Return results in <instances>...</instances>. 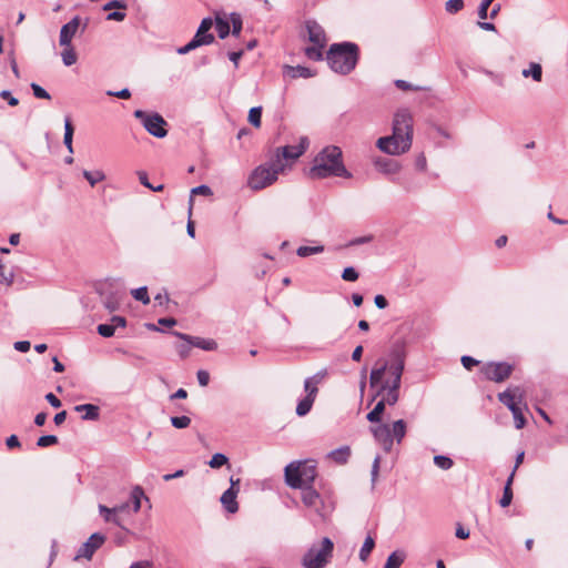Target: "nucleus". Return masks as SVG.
Masks as SVG:
<instances>
[{
    "instance_id": "nucleus-14",
    "label": "nucleus",
    "mask_w": 568,
    "mask_h": 568,
    "mask_svg": "<svg viewBox=\"0 0 568 568\" xmlns=\"http://www.w3.org/2000/svg\"><path fill=\"white\" fill-rule=\"evenodd\" d=\"M307 146H308V139L306 136H302V138H300L298 144L278 148L276 150V154H280L281 160L284 163V160L298 159L305 152Z\"/></svg>"
},
{
    "instance_id": "nucleus-19",
    "label": "nucleus",
    "mask_w": 568,
    "mask_h": 568,
    "mask_svg": "<svg viewBox=\"0 0 568 568\" xmlns=\"http://www.w3.org/2000/svg\"><path fill=\"white\" fill-rule=\"evenodd\" d=\"M306 30L308 34V40L313 44L325 45L326 44V36L323 28L316 21H307Z\"/></svg>"
},
{
    "instance_id": "nucleus-13",
    "label": "nucleus",
    "mask_w": 568,
    "mask_h": 568,
    "mask_svg": "<svg viewBox=\"0 0 568 568\" xmlns=\"http://www.w3.org/2000/svg\"><path fill=\"white\" fill-rule=\"evenodd\" d=\"M105 541V537L102 534L94 532L89 539L79 548L74 559L85 558L91 559L97 549H99Z\"/></svg>"
},
{
    "instance_id": "nucleus-62",
    "label": "nucleus",
    "mask_w": 568,
    "mask_h": 568,
    "mask_svg": "<svg viewBox=\"0 0 568 568\" xmlns=\"http://www.w3.org/2000/svg\"><path fill=\"white\" fill-rule=\"evenodd\" d=\"M45 399L50 403V405L54 408H59L62 404H61V400L53 394V393H48L45 395Z\"/></svg>"
},
{
    "instance_id": "nucleus-51",
    "label": "nucleus",
    "mask_w": 568,
    "mask_h": 568,
    "mask_svg": "<svg viewBox=\"0 0 568 568\" xmlns=\"http://www.w3.org/2000/svg\"><path fill=\"white\" fill-rule=\"evenodd\" d=\"M494 0H483L479 8H478V17L481 20L487 19L488 17V9Z\"/></svg>"
},
{
    "instance_id": "nucleus-3",
    "label": "nucleus",
    "mask_w": 568,
    "mask_h": 568,
    "mask_svg": "<svg viewBox=\"0 0 568 568\" xmlns=\"http://www.w3.org/2000/svg\"><path fill=\"white\" fill-rule=\"evenodd\" d=\"M342 150L335 145L324 148L314 159L310 170L313 179H326L339 176L349 179L352 174L345 168L342 160Z\"/></svg>"
},
{
    "instance_id": "nucleus-28",
    "label": "nucleus",
    "mask_w": 568,
    "mask_h": 568,
    "mask_svg": "<svg viewBox=\"0 0 568 568\" xmlns=\"http://www.w3.org/2000/svg\"><path fill=\"white\" fill-rule=\"evenodd\" d=\"M385 400H379L375 407L367 414L366 418L371 423H379L382 419V415L385 410Z\"/></svg>"
},
{
    "instance_id": "nucleus-4",
    "label": "nucleus",
    "mask_w": 568,
    "mask_h": 568,
    "mask_svg": "<svg viewBox=\"0 0 568 568\" xmlns=\"http://www.w3.org/2000/svg\"><path fill=\"white\" fill-rule=\"evenodd\" d=\"M326 60L334 72L348 74L358 62V47L353 42L334 43L327 51Z\"/></svg>"
},
{
    "instance_id": "nucleus-38",
    "label": "nucleus",
    "mask_w": 568,
    "mask_h": 568,
    "mask_svg": "<svg viewBox=\"0 0 568 568\" xmlns=\"http://www.w3.org/2000/svg\"><path fill=\"white\" fill-rule=\"evenodd\" d=\"M262 106H253L248 111V122L255 126H261Z\"/></svg>"
},
{
    "instance_id": "nucleus-58",
    "label": "nucleus",
    "mask_w": 568,
    "mask_h": 568,
    "mask_svg": "<svg viewBox=\"0 0 568 568\" xmlns=\"http://www.w3.org/2000/svg\"><path fill=\"white\" fill-rule=\"evenodd\" d=\"M395 85L403 91L419 90L418 87H414L412 83L405 80H396Z\"/></svg>"
},
{
    "instance_id": "nucleus-33",
    "label": "nucleus",
    "mask_w": 568,
    "mask_h": 568,
    "mask_svg": "<svg viewBox=\"0 0 568 568\" xmlns=\"http://www.w3.org/2000/svg\"><path fill=\"white\" fill-rule=\"evenodd\" d=\"M61 57L64 65L67 67L73 65L78 60V55L72 45L64 47Z\"/></svg>"
},
{
    "instance_id": "nucleus-55",
    "label": "nucleus",
    "mask_w": 568,
    "mask_h": 568,
    "mask_svg": "<svg viewBox=\"0 0 568 568\" xmlns=\"http://www.w3.org/2000/svg\"><path fill=\"white\" fill-rule=\"evenodd\" d=\"M212 26H213V20L211 18H204L201 21L197 30H200V33H210Z\"/></svg>"
},
{
    "instance_id": "nucleus-40",
    "label": "nucleus",
    "mask_w": 568,
    "mask_h": 568,
    "mask_svg": "<svg viewBox=\"0 0 568 568\" xmlns=\"http://www.w3.org/2000/svg\"><path fill=\"white\" fill-rule=\"evenodd\" d=\"M227 463H229V458H227L224 454H222V453H216V454H214V455L212 456V458L210 459V462H209V466H210L211 468L216 469V468H220V467H222V466L226 465Z\"/></svg>"
},
{
    "instance_id": "nucleus-46",
    "label": "nucleus",
    "mask_w": 568,
    "mask_h": 568,
    "mask_svg": "<svg viewBox=\"0 0 568 568\" xmlns=\"http://www.w3.org/2000/svg\"><path fill=\"white\" fill-rule=\"evenodd\" d=\"M358 272L352 266L345 267L342 273V278L347 282H355L358 280Z\"/></svg>"
},
{
    "instance_id": "nucleus-61",
    "label": "nucleus",
    "mask_w": 568,
    "mask_h": 568,
    "mask_svg": "<svg viewBox=\"0 0 568 568\" xmlns=\"http://www.w3.org/2000/svg\"><path fill=\"white\" fill-rule=\"evenodd\" d=\"M13 347L16 351L24 353L30 349L31 344L29 341H19L14 343Z\"/></svg>"
},
{
    "instance_id": "nucleus-59",
    "label": "nucleus",
    "mask_w": 568,
    "mask_h": 568,
    "mask_svg": "<svg viewBox=\"0 0 568 568\" xmlns=\"http://www.w3.org/2000/svg\"><path fill=\"white\" fill-rule=\"evenodd\" d=\"M379 463H381V456L377 455L374 458L373 466H372V483L374 484L377 479L378 471H379Z\"/></svg>"
},
{
    "instance_id": "nucleus-42",
    "label": "nucleus",
    "mask_w": 568,
    "mask_h": 568,
    "mask_svg": "<svg viewBox=\"0 0 568 568\" xmlns=\"http://www.w3.org/2000/svg\"><path fill=\"white\" fill-rule=\"evenodd\" d=\"M464 8V0H448L445 3V10L450 13L455 14L459 12Z\"/></svg>"
},
{
    "instance_id": "nucleus-6",
    "label": "nucleus",
    "mask_w": 568,
    "mask_h": 568,
    "mask_svg": "<svg viewBox=\"0 0 568 568\" xmlns=\"http://www.w3.org/2000/svg\"><path fill=\"white\" fill-rule=\"evenodd\" d=\"M285 483L288 487L297 489L312 486L317 471L314 460H296L290 463L284 469Z\"/></svg>"
},
{
    "instance_id": "nucleus-23",
    "label": "nucleus",
    "mask_w": 568,
    "mask_h": 568,
    "mask_svg": "<svg viewBox=\"0 0 568 568\" xmlns=\"http://www.w3.org/2000/svg\"><path fill=\"white\" fill-rule=\"evenodd\" d=\"M351 456V449L348 446L338 447L328 453L327 457L334 460L338 465H344L347 463Z\"/></svg>"
},
{
    "instance_id": "nucleus-29",
    "label": "nucleus",
    "mask_w": 568,
    "mask_h": 568,
    "mask_svg": "<svg viewBox=\"0 0 568 568\" xmlns=\"http://www.w3.org/2000/svg\"><path fill=\"white\" fill-rule=\"evenodd\" d=\"M288 75L292 78H311L314 75L313 71L306 67H287Z\"/></svg>"
},
{
    "instance_id": "nucleus-30",
    "label": "nucleus",
    "mask_w": 568,
    "mask_h": 568,
    "mask_svg": "<svg viewBox=\"0 0 568 568\" xmlns=\"http://www.w3.org/2000/svg\"><path fill=\"white\" fill-rule=\"evenodd\" d=\"M374 547H375V541H374L373 537L368 535L365 538V540L363 542V546H362V548L359 550V554H358L359 559L362 561H366L367 558L369 557L372 550L374 549Z\"/></svg>"
},
{
    "instance_id": "nucleus-36",
    "label": "nucleus",
    "mask_w": 568,
    "mask_h": 568,
    "mask_svg": "<svg viewBox=\"0 0 568 568\" xmlns=\"http://www.w3.org/2000/svg\"><path fill=\"white\" fill-rule=\"evenodd\" d=\"M324 47L325 45H318V44H313L312 47H307L304 50L305 55L308 59L314 60V61L322 60V58H323L322 50Z\"/></svg>"
},
{
    "instance_id": "nucleus-12",
    "label": "nucleus",
    "mask_w": 568,
    "mask_h": 568,
    "mask_svg": "<svg viewBox=\"0 0 568 568\" xmlns=\"http://www.w3.org/2000/svg\"><path fill=\"white\" fill-rule=\"evenodd\" d=\"M300 489L302 490L303 504L306 507L314 509L320 517L325 518L326 510L321 495L312 486L301 487Z\"/></svg>"
},
{
    "instance_id": "nucleus-60",
    "label": "nucleus",
    "mask_w": 568,
    "mask_h": 568,
    "mask_svg": "<svg viewBox=\"0 0 568 568\" xmlns=\"http://www.w3.org/2000/svg\"><path fill=\"white\" fill-rule=\"evenodd\" d=\"M125 12L123 11H113V12H110L108 16H106V20L108 21H123L125 19Z\"/></svg>"
},
{
    "instance_id": "nucleus-49",
    "label": "nucleus",
    "mask_w": 568,
    "mask_h": 568,
    "mask_svg": "<svg viewBox=\"0 0 568 568\" xmlns=\"http://www.w3.org/2000/svg\"><path fill=\"white\" fill-rule=\"evenodd\" d=\"M513 500V490H511V487H504V493H503V496L499 500V505L501 507H507L510 505Z\"/></svg>"
},
{
    "instance_id": "nucleus-35",
    "label": "nucleus",
    "mask_w": 568,
    "mask_h": 568,
    "mask_svg": "<svg viewBox=\"0 0 568 568\" xmlns=\"http://www.w3.org/2000/svg\"><path fill=\"white\" fill-rule=\"evenodd\" d=\"M215 27H216V31L219 33V37L221 39H225L230 32H231V29H230V22L227 20H224L222 18H216L215 19Z\"/></svg>"
},
{
    "instance_id": "nucleus-2",
    "label": "nucleus",
    "mask_w": 568,
    "mask_h": 568,
    "mask_svg": "<svg viewBox=\"0 0 568 568\" xmlns=\"http://www.w3.org/2000/svg\"><path fill=\"white\" fill-rule=\"evenodd\" d=\"M413 115L407 109H400L394 114L392 135L377 140V148L389 155H400L408 152L413 143Z\"/></svg>"
},
{
    "instance_id": "nucleus-43",
    "label": "nucleus",
    "mask_w": 568,
    "mask_h": 568,
    "mask_svg": "<svg viewBox=\"0 0 568 568\" xmlns=\"http://www.w3.org/2000/svg\"><path fill=\"white\" fill-rule=\"evenodd\" d=\"M171 424L173 427L179 428V429L186 428L191 424V418L187 416H184V415L183 416H174V417H171Z\"/></svg>"
},
{
    "instance_id": "nucleus-54",
    "label": "nucleus",
    "mask_w": 568,
    "mask_h": 568,
    "mask_svg": "<svg viewBox=\"0 0 568 568\" xmlns=\"http://www.w3.org/2000/svg\"><path fill=\"white\" fill-rule=\"evenodd\" d=\"M196 377H197V382L201 386H207L209 382H210V374L209 372L204 371V369H200L197 371L196 373Z\"/></svg>"
},
{
    "instance_id": "nucleus-22",
    "label": "nucleus",
    "mask_w": 568,
    "mask_h": 568,
    "mask_svg": "<svg viewBox=\"0 0 568 568\" xmlns=\"http://www.w3.org/2000/svg\"><path fill=\"white\" fill-rule=\"evenodd\" d=\"M326 376V371H322L316 373L314 376L308 377L304 382V389L307 393V395L311 396V392L314 390V397H316L318 388L317 385L323 381V378Z\"/></svg>"
},
{
    "instance_id": "nucleus-44",
    "label": "nucleus",
    "mask_w": 568,
    "mask_h": 568,
    "mask_svg": "<svg viewBox=\"0 0 568 568\" xmlns=\"http://www.w3.org/2000/svg\"><path fill=\"white\" fill-rule=\"evenodd\" d=\"M510 412H511L514 420H515V427L517 429L524 428V426L526 425V419L523 415L521 408L517 407Z\"/></svg>"
},
{
    "instance_id": "nucleus-47",
    "label": "nucleus",
    "mask_w": 568,
    "mask_h": 568,
    "mask_svg": "<svg viewBox=\"0 0 568 568\" xmlns=\"http://www.w3.org/2000/svg\"><path fill=\"white\" fill-rule=\"evenodd\" d=\"M112 9L125 10L126 3L122 0H111L103 6L104 11H110Z\"/></svg>"
},
{
    "instance_id": "nucleus-48",
    "label": "nucleus",
    "mask_w": 568,
    "mask_h": 568,
    "mask_svg": "<svg viewBox=\"0 0 568 568\" xmlns=\"http://www.w3.org/2000/svg\"><path fill=\"white\" fill-rule=\"evenodd\" d=\"M31 89L36 98L45 100L51 99L50 94L39 84L31 83Z\"/></svg>"
},
{
    "instance_id": "nucleus-31",
    "label": "nucleus",
    "mask_w": 568,
    "mask_h": 568,
    "mask_svg": "<svg viewBox=\"0 0 568 568\" xmlns=\"http://www.w3.org/2000/svg\"><path fill=\"white\" fill-rule=\"evenodd\" d=\"M523 77H531L536 82H540L542 78V69L539 63H530L529 69L523 70Z\"/></svg>"
},
{
    "instance_id": "nucleus-16",
    "label": "nucleus",
    "mask_w": 568,
    "mask_h": 568,
    "mask_svg": "<svg viewBox=\"0 0 568 568\" xmlns=\"http://www.w3.org/2000/svg\"><path fill=\"white\" fill-rule=\"evenodd\" d=\"M213 41L214 36L212 33H200V30H197L195 36L189 43L178 49V53L186 54L201 45L211 44Z\"/></svg>"
},
{
    "instance_id": "nucleus-32",
    "label": "nucleus",
    "mask_w": 568,
    "mask_h": 568,
    "mask_svg": "<svg viewBox=\"0 0 568 568\" xmlns=\"http://www.w3.org/2000/svg\"><path fill=\"white\" fill-rule=\"evenodd\" d=\"M84 179L90 183L91 186H94L97 183L103 181L105 179V174L101 170L95 171H83Z\"/></svg>"
},
{
    "instance_id": "nucleus-1",
    "label": "nucleus",
    "mask_w": 568,
    "mask_h": 568,
    "mask_svg": "<svg viewBox=\"0 0 568 568\" xmlns=\"http://www.w3.org/2000/svg\"><path fill=\"white\" fill-rule=\"evenodd\" d=\"M390 363L378 362L369 375L372 387H378L376 396L386 393L382 398L385 404L394 406L399 399V387L405 368L404 346H396L390 353Z\"/></svg>"
},
{
    "instance_id": "nucleus-57",
    "label": "nucleus",
    "mask_w": 568,
    "mask_h": 568,
    "mask_svg": "<svg viewBox=\"0 0 568 568\" xmlns=\"http://www.w3.org/2000/svg\"><path fill=\"white\" fill-rule=\"evenodd\" d=\"M191 194H200V195H205V196H209L212 194V191L211 189L207 186V185H199V186H195L192 189L191 191Z\"/></svg>"
},
{
    "instance_id": "nucleus-52",
    "label": "nucleus",
    "mask_w": 568,
    "mask_h": 568,
    "mask_svg": "<svg viewBox=\"0 0 568 568\" xmlns=\"http://www.w3.org/2000/svg\"><path fill=\"white\" fill-rule=\"evenodd\" d=\"M106 94L109 97H115V98H119V99H129L131 97V92L129 89L124 88L120 91H106Z\"/></svg>"
},
{
    "instance_id": "nucleus-34",
    "label": "nucleus",
    "mask_w": 568,
    "mask_h": 568,
    "mask_svg": "<svg viewBox=\"0 0 568 568\" xmlns=\"http://www.w3.org/2000/svg\"><path fill=\"white\" fill-rule=\"evenodd\" d=\"M324 252V246L323 245H315V246H300L297 250H296V254L300 256V257H307L310 255H313V254H320V253H323Z\"/></svg>"
},
{
    "instance_id": "nucleus-50",
    "label": "nucleus",
    "mask_w": 568,
    "mask_h": 568,
    "mask_svg": "<svg viewBox=\"0 0 568 568\" xmlns=\"http://www.w3.org/2000/svg\"><path fill=\"white\" fill-rule=\"evenodd\" d=\"M114 326L110 324H100L98 326V333L103 337H111L114 335Z\"/></svg>"
},
{
    "instance_id": "nucleus-17",
    "label": "nucleus",
    "mask_w": 568,
    "mask_h": 568,
    "mask_svg": "<svg viewBox=\"0 0 568 568\" xmlns=\"http://www.w3.org/2000/svg\"><path fill=\"white\" fill-rule=\"evenodd\" d=\"M80 26V18L77 16L71 19L68 23L63 24L60 30L59 43L62 47L72 45L71 41L77 33Z\"/></svg>"
},
{
    "instance_id": "nucleus-8",
    "label": "nucleus",
    "mask_w": 568,
    "mask_h": 568,
    "mask_svg": "<svg viewBox=\"0 0 568 568\" xmlns=\"http://www.w3.org/2000/svg\"><path fill=\"white\" fill-rule=\"evenodd\" d=\"M374 438L383 446L385 452H390L394 440L402 443L406 435L407 425L404 419L395 420L393 424H381L371 428Z\"/></svg>"
},
{
    "instance_id": "nucleus-10",
    "label": "nucleus",
    "mask_w": 568,
    "mask_h": 568,
    "mask_svg": "<svg viewBox=\"0 0 568 568\" xmlns=\"http://www.w3.org/2000/svg\"><path fill=\"white\" fill-rule=\"evenodd\" d=\"M134 116L142 122L143 128L155 138H164L168 134L166 121L159 113H146L142 110L134 111Z\"/></svg>"
},
{
    "instance_id": "nucleus-41",
    "label": "nucleus",
    "mask_w": 568,
    "mask_h": 568,
    "mask_svg": "<svg viewBox=\"0 0 568 568\" xmlns=\"http://www.w3.org/2000/svg\"><path fill=\"white\" fill-rule=\"evenodd\" d=\"M131 294H132V296H133L136 301L142 302L144 305H146V304H149V303H150V297H149V294H148V288H146V286H142V287H139V288L132 290Z\"/></svg>"
},
{
    "instance_id": "nucleus-53",
    "label": "nucleus",
    "mask_w": 568,
    "mask_h": 568,
    "mask_svg": "<svg viewBox=\"0 0 568 568\" xmlns=\"http://www.w3.org/2000/svg\"><path fill=\"white\" fill-rule=\"evenodd\" d=\"M460 361H462L463 366L468 371H470L474 366L479 364V361L475 359L471 356H467V355H464Z\"/></svg>"
},
{
    "instance_id": "nucleus-18",
    "label": "nucleus",
    "mask_w": 568,
    "mask_h": 568,
    "mask_svg": "<svg viewBox=\"0 0 568 568\" xmlns=\"http://www.w3.org/2000/svg\"><path fill=\"white\" fill-rule=\"evenodd\" d=\"M174 335L185 341L191 346L199 347L204 351H215L217 348V343L212 338L193 337L179 332H174Z\"/></svg>"
},
{
    "instance_id": "nucleus-11",
    "label": "nucleus",
    "mask_w": 568,
    "mask_h": 568,
    "mask_svg": "<svg viewBox=\"0 0 568 568\" xmlns=\"http://www.w3.org/2000/svg\"><path fill=\"white\" fill-rule=\"evenodd\" d=\"M513 372V366L505 362H490L481 367V373L488 381L496 383L504 382L507 379Z\"/></svg>"
},
{
    "instance_id": "nucleus-64",
    "label": "nucleus",
    "mask_w": 568,
    "mask_h": 568,
    "mask_svg": "<svg viewBox=\"0 0 568 568\" xmlns=\"http://www.w3.org/2000/svg\"><path fill=\"white\" fill-rule=\"evenodd\" d=\"M129 568H153V564L149 560H140L133 562Z\"/></svg>"
},
{
    "instance_id": "nucleus-21",
    "label": "nucleus",
    "mask_w": 568,
    "mask_h": 568,
    "mask_svg": "<svg viewBox=\"0 0 568 568\" xmlns=\"http://www.w3.org/2000/svg\"><path fill=\"white\" fill-rule=\"evenodd\" d=\"M374 164L376 169L384 174H396L402 169L397 161L387 158H378L375 160Z\"/></svg>"
},
{
    "instance_id": "nucleus-39",
    "label": "nucleus",
    "mask_w": 568,
    "mask_h": 568,
    "mask_svg": "<svg viewBox=\"0 0 568 568\" xmlns=\"http://www.w3.org/2000/svg\"><path fill=\"white\" fill-rule=\"evenodd\" d=\"M434 464L440 468V469H444V470H448L453 467L454 465V462L452 458L447 457V456H444V455H436L434 457Z\"/></svg>"
},
{
    "instance_id": "nucleus-45",
    "label": "nucleus",
    "mask_w": 568,
    "mask_h": 568,
    "mask_svg": "<svg viewBox=\"0 0 568 568\" xmlns=\"http://www.w3.org/2000/svg\"><path fill=\"white\" fill-rule=\"evenodd\" d=\"M57 443H58V437L54 435H43V436L39 437L37 440V445L42 448L49 447L51 445H55Z\"/></svg>"
},
{
    "instance_id": "nucleus-7",
    "label": "nucleus",
    "mask_w": 568,
    "mask_h": 568,
    "mask_svg": "<svg viewBox=\"0 0 568 568\" xmlns=\"http://www.w3.org/2000/svg\"><path fill=\"white\" fill-rule=\"evenodd\" d=\"M285 169L280 154H275L270 163L261 164L253 170L247 180L251 190L260 191L272 185L278 178V174Z\"/></svg>"
},
{
    "instance_id": "nucleus-25",
    "label": "nucleus",
    "mask_w": 568,
    "mask_h": 568,
    "mask_svg": "<svg viewBox=\"0 0 568 568\" xmlns=\"http://www.w3.org/2000/svg\"><path fill=\"white\" fill-rule=\"evenodd\" d=\"M315 397H314V390L311 392V396L306 395L303 399H301L296 406V414L298 416H305L310 413L312 409V406L314 404Z\"/></svg>"
},
{
    "instance_id": "nucleus-27",
    "label": "nucleus",
    "mask_w": 568,
    "mask_h": 568,
    "mask_svg": "<svg viewBox=\"0 0 568 568\" xmlns=\"http://www.w3.org/2000/svg\"><path fill=\"white\" fill-rule=\"evenodd\" d=\"M73 133H74V129H73V125L71 123V120H70V118H65V120H64V138H63V143H64V145L67 146V149L69 150L70 153H73V146H72Z\"/></svg>"
},
{
    "instance_id": "nucleus-26",
    "label": "nucleus",
    "mask_w": 568,
    "mask_h": 568,
    "mask_svg": "<svg viewBox=\"0 0 568 568\" xmlns=\"http://www.w3.org/2000/svg\"><path fill=\"white\" fill-rule=\"evenodd\" d=\"M405 558H406V555L404 551H402V550L393 551L387 557L384 568H399L403 565Z\"/></svg>"
},
{
    "instance_id": "nucleus-5",
    "label": "nucleus",
    "mask_w": 568,
    "mask_h": 568,
    "mask_svg": "<svg viewBox=\"0 0 568 568\" xmlns=\"http://www.w3.org/2000/svg\"><path fill=\"white\" fill-rule=\"evenodd\" d=\"M144 496L143 490L140 487H135L131 493L132 505L126 501L122 503L113 508H109L104 505H99L100 515L106 523H113L122 529H125L126 517L136 514L141 509V498Z\"/></svg>"
},
{
    "instance_id": "nucleus-37",
    "label": "nucleus",
    "mask_w": 568,
    "mask_h": 568,
    "mask_svg": "<svg viewBox=\"0 0 568 568\" xmlns=\"http://www.w3.org/2000/svg\"><path fill=\"white\" fill-rule=\"evenodd\" d=\"M230 23H232V34L239 37L242 31V17L240 13L233 12L230 14Z\"/></svg>"
},
{
    "instance_id": "nucleus-15",
    "label": "nucleus",
    "mask_w": 568,
    "mask_h": 568,
    "mask_svg": "<svg viewBox=\"0 0 568 568\" xmlns=\"http://www.w3.org/2000/svg\"><path fill=\"white\" fill-rule=\"evenodd\" d=\"M498 399L500 403L507 406L509 410H513L519 407V404L523 403L524 392L520 389V387L507 389L498 394Z\"/></svg>"
},
{
    "instance_id": "nucleus-20",
    "label": "nucleus",
    "mask_w": 568,
    "mask_h": 568,
    "mask_svg": "<svg viewBox=\"0 0 568 568\" xmlns=\"http://www.w3.org/2000/svg\"><path fill=\"white\" fill-rule=\"evenodd\" d=\"M240 488H229L221 496V504L225 510L230 514H235L239 510V504L236 501Z\"/></svg>"
},
{
    "instance_id": "nucleus-24",
    "label": "nucleus",
    "mask_w": 568,
    "mask_h": 568,
    "mask_svg": "<svg viewBox=\"0 0 568 568\" xmlns=\"http://www.w3.org/2000/svg\"><path fill=\"white\" fill-rule=\"evenodd\" d=\"M74 410L84 413L82 419L84 420H97L99 418V407L93 404H81L74 407Z\"/></svg>"
},
{
    "instance_id": "nucleus-63",
    "label": "nucleus",
    "mask_w": 568,
    "mask_h": 568,
    "mask_svg": "<svg viewBox=\"0 0 568 568\" xmlns=\"http://www.w3.org/2000/svg\"><path fill=\"white\" fill-rule=\"evenodd\" d=\"M415 166L416 169L420 170V171H425L426 168H427V161H426V158L424 154H419L417 158H416V161H415Z\"/></svg>"
},
{
    "instance_id": "nucleus-56",
    "label": "nucleus",
    "mask_w": 568,
    "mask_h": 568,
    "mask_svg": "<svg viewBox=\"0 0 568 568\" xmlns=\"http://www.w3.org/2000/svg\"><path fill=\"white\" fill-rule=\"evenodd\" d=\"M0 97L3 99V100H7L9 105L11 106H16L18 105L19 103V100L14 97L11 95V92L9 90H2L0 92Z\"/></svg>"
},
{
    "instance_id": "nucleus-9",
    "label": "nucleus",
    "mask_w": 568,
    "mask_h": 568,
    "mask_svg": "<svg viewBox=\"0 0 568 568\" xmlns=\"http://www.w3.org/2000/svg\"><path fill=\"white\" fill-rule=\"evenodd\" d=\"M333 541L325 537L320 548L312 547L303 557L305 568H324L333 551Z\"/></svg>"
}]
</instances>
